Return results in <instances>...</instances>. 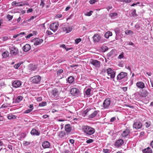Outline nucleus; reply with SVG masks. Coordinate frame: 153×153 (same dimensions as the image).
Here are the masks:
<instances>
[{
  "instance_id": "f257e3e1",
  "label": "nucleus",
  "mask_w": 153,
  "mask_h": 153,
  "mask_svg": "<svg viewBox=\"0 0 153 153\" xmlns=\"http://www.w3.org/2000/svg\"><path fill=\"white\" fill-rule=\"evenodd\" d=\"M82 129L85 134L88 136L93 134L95 132V129L88 126H84Z\"/></svg>"
},
{
  "instance_id": "f03ea898",
  "label": "nucleus",
  "mask_w": 153,
  "mask_h": 153,
  "mask_svg": "<svg viewBox=\"0 0 153 153\" xmlns=\"http://www.w3.org/2000/svg\"><path fill=\"white\" fill-rule=\"evenodd\" d=\"M60 91L56 88H54L51 92V97L55 100H57Z\"/></svg>"
},
{
  "instance_id": "7ed1b4c3",
  "label": "nucleus",
  "mask_w": 153,
  "mask_h": 153,
  "mask_svg": "<svg viewBox=\"0 0 153 153\" xmlns=\"http://www.w3.org/2000/svg\"><path fill=\"white\" fill-rule=\"evenodd\" d=\"M127 73L126 72H121L117 76V80H121L124 79L126 81L127 80Z\"/></svg>"
},
{
  "instance_id": "20e7f679",
  "label": "nucleus",
  "mask_w": 153,
  "mask_h": 153,
  "mask_svg": "<svg viewBox=\"0 0 153 153\" xmlns=\"http://www.w3.org/2000/svg\"><path fill=\"white\" fill-rule=\"evenodd\" d=\"M111 103V99L108 98L106 99L103 102L102 107L104 109L108 108L110 106Z\"/></svg>"
},
{
  "instance_id": "39448f33",
  "label": "nucleus",
  "mask_w": 153,
  "mask_h": 153,
  "mask_svg": "<svg viewBox=\"0 0 153 153\" xmlns=\"http://www.w3.org/2000/svg\"><path fill=\"white\" fill-rule=\"evenodd\" d=\"M59 24L58 22H55L51 24L50 25V29L55 32L57 30Z\"/></svg>"
},
{
  "instance_id": "423d86ee",
  "label": "nucleus",
  "mask_w": 153,
  "mask_h": 153,
  "mask_svg": "<svg viewBox=\"0 0 153 153\" xmlns=\"http://www.w3.org/2000/svg\"><path fill=\"white\" fill-rule=\"evenodd\" d=\"M18 53V49L17 48L13 46L10 48V54L12 56L16 55Z\"/></svg>"
},
{
  "instance_id": "0eeeda50",
  "label": "nucleus",
  "mask_w": 153,
  "mask_h": 153,
  "mask_svg": "<svg viewBox=\"0 0 153 153\" xmlns=\"http://www.w3.org/2000/svg\"><path fill=\"white\" fill-rule=\"evenodd\" d=\"M107 72L108 75L110 76V79H113L114 78L115 73L112 69L111 68H108L107 70Z\"/></svg>"
},
{
  "instance_id": "6e6552de",
  "label": "nucleus",
  "mask_w": 153,
  "mask_h": 153,
  "mask_svg": "<svg viewBox=\"0 0 153 153\" xmlns=\"http://www.w3.org/2000/svg\"><path fill=\"white\" fill-rule=\"evenodd\" d=\"M70 93L73 96L77 97L79 94L80 91L77 88H73L71 89Z\"/></svg>"
},
{
  "instance_id": "1a4fd4ad",
  "label": "nucleus",
  "mask_w": 153,
  "mask_h": 153,
  "mask_svg": "<svg viewBox=\"0 0 153 153\" xmlns=\"http://www.w3.org/2000/svg\"><path fill=\"white\" fill-rule=\"evenodd\" d=\"M90 62L91 64L93 65L96 68H99L100 66V62L97 60H93V59H91Z\"/></svg>"
},
{
  "instance_id": "9d476101",
  "label": "nucleus",
  "mask_w": 153,
  "mask_h": 153,
  "mask_svg": "<svg viewBox=\"0 0 153 153\" xmlns=\"http://www.w3.org/2000/svg\"><path fill=\"white\" fill-rule=\"evenodd\" d=\"M41 79V77L37 75L31 78L30 80L33 83H37L40 81Z\"/></svg>"
},
{
  "instance_id": "9b49d317",
  "label": "nucleus",
  "mask_w": 153,
  "mask_h": 153,
  "mask_svg": "<svg viewBox=\"0 0 153 153\" xmlns=\"http://www.w3.org/2000/svg\"><path fill=\"white\" fill-rule=\"evenodd\" d=\"M124 143V141L123 139H120L116 141L114 145L117 147L119 148L121 147Z\"/></svg>"
},
{
  "instance_id": "f8f14e48",
  "label": "nucleus",
  "mask_w": 153,
  "mask_h": 153,
  "mask_svg": "<svg viewBox=\"0 0 153 153\" xmlns=\"http://www.w3.org/2000/svg\"><path fill=\"white\" fill-rule=\"evenodd\" d=\"M142 124L139 121L134 122L133 125V127L136 129H140L142 127Z\"/></svg>"
},
{
  "instance_id": "ddd939ff",
  "label": "nucleus",
  "mask_w": 153,
  "mask_h": 153,
  "mask_svg": "<svg viewBox=\"0 0 153 153\" xmlns=\"http://www.w3.org/2000/svg\"><path fill=\"white\" fill-rule=\"evenodd\" d=\"M148 94V93L147 90L145 89H142L140 91L139 93V95L142 97H146Z\"/></svg>"
},
{
  "instance_id": "4468645a",
  "label": "nucleus",
  "mask_w": 153,
  "mask_h": 153,
  "mask_svg": "<svg viewBox=\"0 0 153 153\" xmlns=\"http://www.w3.org/2000/svg\"><path fill=\"white\" fill-rule=\"evenodd\" d=\"M22 83L21 81L18 80L14 81L12 83V85L13 87L15 88L19 87L21 85Z\"/></svg>"
},
{
  "instance_id": "2eb2a0df",
  "label": "nucleus",
  "mask_w": 153,
  "mask_h": 153,
  "mask_svg": "<svg viewBox=\"0 0 153 153\" xmlns=\"http://www.w3.org/2000/svg\"><path fill=\"white\" fill-rule=\"evenodd\" d=\"M136 86L139 88L143 89L145 87L144 83L142 81L137 82L136 84Z\"/></svg>"
},
{
  "instance_id": "dca6fc26",
  "label": "nucleus",
  "mask_w": 153,
  "mask_h": 153,
  "mask_svg": "<svg viewBox=\"0 0 153 153\" xmlns=\"http://www.w3.org/2000/svg\"><path fill=\"white\" fill-rule=\"evenodd\" d=\"M30 134L33 136H38L39 135L40 132L35 128H33L31 131Z\"/></svg>"
},
{
  "instance_id": "f3484780",
  "label": "nucleus",
  "mask_w": 153,
  "mask_h": 153,
  "mask_svg": "<svg viewBox=\"0 0 153 153\" xmlns=\"http://www.w3.org/2000/svg\"><path fill=\"white\" fill-rule=\"evenodd\" d=\"M130 130L129 129H126L123 131L121 134L123 138L126 137L129 135L130 133Z\"/></svg>"
},
{
  "instance_id": "a211bd4d",
  "label": "nucleus",
  "mask_w": 153,
  "mask_h": 153,
  "mask_svg": "<svg viewBox=\"0 0 153 153\" xmlns=\"http://www.w3.org/2000/svg\"><path fill=\"white\" fill-rule=\"evenodd\" d=\"M42 146L44 149L49 148L50 146V143L48 141H45L42 143Z\"/></svg>"
},
{
  "instance_id": "6ab92c4d",
  "label": "nucleus",
  "mask_w": 153,
  "mask_h": 153,
  "mask_svg": "<svg viewBox=\"0 0 153 153\" xmlns=\"http://www.w3.org/2000/svg\"><path fill=\"white\" fill-rule=\"evenodd\" d=\"M93 39L94 42H98L100 40L101 37L99 34H95L93 36Z\"/></svg>"
},
{
  "instance_id": "aec40b11",
  "label": "nucleus",
  "mask_w": 153,
  "mask_h": 153,
  "mask_svg": "<svg viewBox=\"0 0 153 153\" xmlns=\"http://www.w3.org/2000/svg\"><path fill=\"white\" fill-rule=\"evenodd\" d=\"M30 45L29 44H26L23 47V50L25 52H27L30 49Z\"/></svg>"
},
{
  "instance_id": "412c9836",
  "label": "nucleus",
  "mask_w": 153,
  "mask_h": 153,
  "mask_svg": "<svg viewBox=\"0 0 153 153\" xmlns=\"http://www.w3.org/2000/svg\"><path fill=\"white\" fill-rule=\"evenodd\" d=\"M65 131L68 133L70 132L71 130V127L70 125L69 124L66 125L65 126Z\"/></svg>"
},
{
  "instance_id": "4be33fe9",
  "label": "nucleus",
  "mask_w": 153,
  "mask_h": 153,
  "mask_svg": "<svg viewBox=\"0 0 153 153\" xmlns=\"http://www.w3.org/2000/svg\"><path fill=\"white\" fill-rule=\"evenodd\" d=\"M143 153H152V150L150 147H148L143 149Z\"/></svg>"
},
{
  "instance_id": "5701e85b",
  "label": "nucleus",
  "mask_w": 153,
  "mask_h": 153,
  "mask_svg": "<svg viewBox=\"0 0 153 153\" xmlns=\"http://www.w3.org/2000/svg\"><path fill=\"white\" fill-rule=\"evenodd\" d=\"M43 42V40L42 39H36L34 44L35 45H38L42 43Z\"/></svg>"
},
{
  "instance_id": "b1692460",
  "label": "nucleus",
  "mask_w": 153,
  "mask_h": 153,
  "mask_svg": "<svg viewBox=\"0 0 153 153\" xmlns=\"http://www.w3.org/2000/svg\"><path fill=\"white\" fill-rule=\"evenodd\" d=\"M63 30L64 31H65L66 33H69L72 30V27L71 26H68L63 28Z\"/></svg>"
},
{
  "instance_id": "393cba45",
  "label": "nucleus",
  "mask_w": 153,
  "mask_h": 153,
  "mask_svg": "<svg viewBox=\"0 0 153 153\" xmlns=\"http://www.w3.org/2000/svg\"><path fill=\"white\" fill-rule=\"evenodd\" d=\"M58 134L59 137L62 138L65 136L66 134L65 131H61L59 132Z\"/></svg>"
},
{
  "instance_id": "a878e982",
  "label": "nucleus",
  "mask_w": 153,
  "mask_h": 153,
  "mask_svg": "<svg viewBox=\"0 0 153 153\" xmlns=\"http://www.w3.org/2000/svg\"><path fill=\"white\" fill-rule=\"evenodd\" d=\"M112 34L111 32L108 31L105 34V37L106 38H108L109 36H112Z\"/></svg>"
},
{
  "instance_id": "bb28decb",
  "label": "nucleus",
  "mask_w": 153,
  "mask_h": 153,
  "mask_svg": "<svg viewBox=\"0 0 153 153\" xmlns=\"http://www.w3.org/2000/svg\"><path fill=\"white\" fill-rule=\"evenodd\" d=\"M99 111H95L92 113L90 116V117L91 118H93L97 114Z\"/></svg>"
},
{
  "instance_id": "cd10ccee",
  "label": "nucleus",
  "mask_w": 153,
  "mask_h": 153,
  "mask_svg": "<svg viewBox=\"0 0 153 153\" xmlns=\"http://www.w3.org/2000/svg\"><path fill=\"white\" fill-rule=\"evenodd\" d=\"M68 82L70 83H72L74 80V77L72 76H70L68 78Z\"/></svg>"
},
{
  "instance_id": "c85d7f7f",
  "label": "nucleus",
  "mask_w": 153,
  "mask_h": 153,
  "mask_svg": "<svg viewBox=\"0 0 153 153\" xmlns=\"http://www.w3.org/2000/svg\"><path fill=\"white\" fill-rule=\"evenodd\" d=\"M23 97L22 96H19L16 98V101L17 102H19L23 99Z\"/></svg>"
},
{
  "instance_id": "c756f323",
  "label": "nucleus",
  "mask_w": 153,
  "mask_h": 153,
  "mask_svg": "<svg viewBox=\"0 0 153 153\" xmlns=\"http://www.w3.org/2000/svg\"><path fill=\"white\" fill-rule=\"evenodd\" d=\"M9 53L7 51H5L2 54V56L4 58L7 57L9 56Z\"/></svg>"
},
{
  "instance_id": "7c9ffc66",
  "label": "nucleus",
  "mask_w": 153,
  "mask_h": 153,
  "mask_svg": "<svg viewBox=\"0 0 153 153\" xmlns=\"http://www.w3.org/2000/svg\"><path fill=\"white\" fill-rule=\"evenodd\" d=\"M22 64V62L18 63L14 65V68L16 69H17Z\"/></svg>"
},
{
  "instance_id": "2f4dec72",
  "label": "nucleus",
  "mask_w": 153,
  "mask_h": 153,
  "mask_svg": "<svg viewBox=\"0 0 153 153\" xmlns=\"http://www.w3.org/2000/svg\"><path fill=\"white\" fill-rule=\"evenodd\" d=\"M91 89L90 88H88L85 91V94L87 95H89L90 94V92L91 91Z\"/></svg>"
},
{
  "instance_id": "473e14b6",
  "label": "nucleus",
  "mask_w": 153,
  "mask_h": 153,
  "mask_svg": "<svg viewBox=\"0 0 153 153\" xmlns=\"http://www.w3.org/2000/svg\"><path fill=\"white\" fill-rule=\"evenodd\" d=\"M136 12V10L135 9L131 13V15L132 16L135 17L137 16Z\"/></svg>"
},
{
  "instance_id": "72a5a7b5",
  "label": "nucleus",
  "mask_w": 153,
  "mask_h": 153,
  "mask_svg": "<svg viewBox=\"0 0 153 153\" xmlns=\"http://www.w3.org/2000/svg\"><path fill=\"white\" fill-rule=\"evenodd\" d=\"M88 111H89L88 110V109H86L85 110L83 111L82 113V115L85 117V115H86L87 114Z\"/></svg>"
},
{
  "instance_id": "f704fd0d",
  "label": "nucleus",
  "mask_w": 153,
  "mask_h": 153,
  "mask_svg": "<svg viewBox=\"0 0 153 153\" xmlns=\"http://www.w3.org/2000/svg\"><path fill=\"white\" fill-rule=\"evenodd\" d=\"M125 34L126 35H128L129 34H132L133 33V32L130 30H126L125 32Z\"/></svg>"
},
{
  "instance_id": "c9c22d12",
  "label": "nucleus",
  "mask_w": 153,
  "mask_h": 153,
  "mask_svg": "<svg viewBox=\"0 0 153 153\" xmlns=\"http://www.w3.org/2000/svg\"><path fill=\"white\" fill-rule=\"evenodd\" d=\"M45 1V0H41V3L40 4V6L42 8H43L45 5L44 3Z\"/></svg>"
},
{
  "instance_id": "e433bc0d",
  "label": "nucleus",
  "mask_w": 153,
  "mask_h": 153,
  "mask_svg": "<svg viewBox=\"0 0 153 153\" xmlns=\"http://www.w3.org/2000/svg\"><path fill=\"white\" fill-rule=\"evenodd\" d=\"M21 3H22V2H17V3L16 2V6H17V7L22 6L25 4H24V3L22 4Z\"/></svg>"
},
{
  "instance_id": "4c0bfd02",
  "label": "nucleus",
  "mask_w": 153,
  "mask_h": 153,
  "mask_svg": "<svg viewBox=\"0 0 153 153\" xmlns=\"http://www.w3.org/2000/svg\"><path fill=\"white\" fill-rule=\"evenodd\" d=\"M117 13H114L110 14V16L112 18H114V16H117Z\"/></svg>"
},
{
  "instance_id": "58836bf2",
  "label": "nucleus",
  "mask_w": 153,
  "mask_h": 153,
  "mask_svg": "<svg viewBox=\"0 0 153 153\" xmlns=\"http://www.w3.org/2000/svg\"><path fill=\"white\" fill-rule=\"evenodd\" d=\"M125 45H132L134 47V45L133 43L132 42H126L125 44H124Z\"/></svg>"
},
{
  "instance_id": "ea45409f",
  "label": "nucleus",
  "mask_w": 153,
  "mask_h": 153,
  "mask_svg": "<svg viewBox=\"0 0 153 153\" xmlns=\"http://www.w3.org/2000/svg\"><path fill=\"white\" fill-rule=\"evenodd\" d=\"M47 103L46 102H43L41 103H40L39 104V106H44L46 105Z\"/></svg>"
},
{
  "instance_id": "a19ab883",
  "label": "nucleus",
  "mask_w": 153,
  "mask_h": 153,
  "mask_svg": "<svg viewBox=\"0 0 153 153\" xmlns=\"http://www.w3.org/2000/svg\"><path fill=\"white\" fill-rule=\"evenodd\" d=\"M151 124V123L150 121L146 122L145 123V125L146 128H148L149 127Z\"/></svg>"
},
{
  "instance_id": "79ce46f5",
  "label": "nucleus",
  "mask_w": 153,
  "mask_h": 153,
  "mask_svg": "<svg viewBox=\"0 0 153 153\" xmlns=\"http://www.w3.org/2000/svg\"><path fill=\"white\" fill-rule=\"evenodd\" d=\"M124 57V53L122 52L118 57V59H121L123 58Z\"/></svg>"
},
{
  "instance_id": "37998d69",
  "label": "nucleus",
  "mask_w": 153,
  "mask_h": 153,
  "mask_svg": "<svg viewBox=\"0 0 153 153\" xmlns=\"http://www.w3.org/2000/svg\"><path fill=\"white\" fill-rule=\"evenodd\" d=\"M30 143V142L26 141H24L23 142V144L25 146H27L29 145Z\"/></svg>"
},
{
  "instance_id": "c03bdc74",
  "label": "nucleus",
  "mask_w": 153,
  "mask_h": 153,
  "mask_svg": "<svg viewBox=\"0 0 153 153\" xmlns=\"http://www.w3.org/2000/svg\"><path fill=\"white\" fill-rule=\"evenodd\" d=\"M81 41V39L80 38H78L76 39L75 40V43L76 44H77L78 43L80 42Z\"/></svg>"
},
{
  "instance_id": "a18cd8bd",
  "label": "nucleus",
  "mask_w": 153,
  "mask_h": 153,
  "mask_svg": "<svg viewBox=\"0 0 153 153\" xmlns=\"http://www.w3.org/2000/svg\"><path fill=\"white\" fill-rule=\"evenodd\" d=\"M97 1L96 0H90L89 1V3L91 4H95Z\"/></svg>"
},
{
  "instance_id": "49530a36",
  "label": "nucleus",
  "mask_w": 153,
  "mask_h": 153,
  "mask_svg": "<svg viewBox=\"0 0 153 153\" xmlns=\"http://www.w3.org/2000/svg\"><path fill=\"white\" fill-rule=\"evenodd\" d=\"M93 13V11H90L89 12H87L85 15L86 16H90L92 15V13Z\"/></svg>"
},
{
  "instance_id": "de8ad7c7",
  "label": "nucleus",
  "mask_w": 153,
  "mask_h": 153,
  "mask_svg": "<svg viewBox=\"0 0 153 153\" xmlns=\"http://www.w3.org/2000/svg\"><path fill=\"white\" fill-rule=\"evenodd\" d=\"M120 1L125 2L126 3H129L131 2V0H121Z\"/></svg>"
},
{
  "instance_id": "09e8293b",
  "label": "nucleus",
  "mask_w": 153,
  "mask_h": 153,
  "mask_svg": "<svg viewBox=\"0 0 153 153\" xmlns=\"http://www.w3.org/2000/svg\"><path fill=\"white\" fill-rule=\"evenodd\" d=\"M63 72V70L62 69L59 70L57 72V75H59L62 73Z\"/></svg>"
},
{
  "instance_id": "8fccbe9b",
  "label": "nucleus",
  "mask_w": 153,
  "mask_h": 153,
  "mask_svg": "<svg viewBox=\"0 0 153 153\" xmlns=\"http://www.w3.org/2000/svg\"><path fill=\"white\" fill-rule=\"evenodd\" d=\"M93 141L94 140L93 139H90L87 140L86 141V143H90L93 142Z\"/></svg>"
},
{
  "instance_id": "3c124183",
  "label": "nucleus",
  "mask_w": 153,
  "mask_h": 153,
  "mask_svg": "<svg viewBox=\"0 0 153 153\" xmlns=\"http://www.w3.org/2000/svg\"><path fill=\"white\" fill-rule=\"evenodd\" d=\"M144 134L145 133L144 132L142 131L140 132V134L139 137H143L144 136Z\"/></svg>"
},
{
  "instance_id": "603ef678",
  "label": "nucleus",
  "mask_w": 153,
  "mask_h": 153,
  "mask_svg": "<svg viewBox=\"0 0 153 153\" xmlns=\"http://www.w3.org/2000/svg\"><path fill=\"white\" fill-rule=\"evenodd\" d=\"M32 111V109H28L24 112L25 113H28Z\"/></svg>"
},
{
  "instance_id": "864d4df0",
  "label": "nucleus",
  "mask_w": 153,
  "mask_h": 153,
  "mask_svg": "<svg viewBox=\"0 0 153 153\" xmlns=\"http://www.w3.org/2000/svg\"><path fill=\"white\" fill-rule=\"evenodd\" d=\"M33 36V34L32 33H30L26 36H25V38L27 39H29L32 36Z\"/></svg>"
},
{
  "instance_id": "5fc2aeb1",
  "label": "nucleus",
  "mask_w": 153,
  "mask_h": 153,
  "mask_svg": "<svg viewBox=\"0 0 153 153\" xmlns=\"http://www.w3.org/2000/svg\"><path fill=\"white\" fill-rule=\"evenodd\" d=\"M103 152L104 153H109V150L108 149H103Z\"/></svg>"
},
{
  "instance_id": "6e6d98bb",
  "label": "nucleus",
  "mask_w": 153,
  "mask_h": 153,
  "mask_svg": "<svg viewBox=\"0 0 153 153\" xmlns=\"http://www.w3.org/2000/svg\"><path fill=\"white\" fill-rule=\"evenodd\" d=\"M62 17V15L61 14H60L57 15L56 16L55 18H61Z\"/></svg>"
},
{
  "instance_id": "4d7b16f0",
  "label": "nucleus",
  "mask_w": 153,
  "mask_h": 153,
  "mask_svg": "<svg viewBox=\"0 0 153 153\" xmlns=\"http://www.w3.org/2000/svg\"><path fill=\"white\" fill-rule=\"evenodd\" d=\"M16 117L15 115H10V119H14L16 118Z\"/></svg>"
},
{
  "instance_id": "13d9d810",
  "label": "nucleus",
  "mask_w": 153,
  "mask_h": 153,
  "mask_svg": "<svg viewBox=\"0 0 153 153\" xmlns=\"http://www.w3.org/2000/svg\"><path fill=\"white\" fill-rule=\"evenodd\" d=\"M116 119V118L115 117H114L111 118L110 120V122H113Z\"/></svg>"
},
{
  "instance_id": "bf43d9fd",
  "label": "nucleus",
  "mask_w": 153,
  "mask_h": 153,
  "mask_svg": "<svg viewBox=\"0 0 153 153\" xmlns=\"http://www.w3.org/2000/svg\"><path fill=\"white\" fill-rule=\"evenodd\" d=\"M42 100V98L41 97H39L36 99L37 101L38 102H40Z\"/></svg>"
},
{
  "instance_id": "052dcab7",
  "label": "nucleus",
  "mask_w": 153,
  "mask_h": 153,
  "mask_svg": "<svg viewBox=\"0 0 153 153\" xmlns=\"http://www.w3.org/2000/svg\"><path fill=\"white\" fill-rule=\"evenodd\" d=\"M33 104H30L29 105V106H28V107L30 108V109H32V110H33Z\"/></svg>"
},
{
  "instance_id": "680f3d73",
  "label": "nucleus",
  "mask_w": 153,
  "mask_h": 153,
  "mask_svg": "<svg viewBox=\"0 0 153 153\" xmlns=\"http://www.w3.org/2000/svg\"><path fill=\"white\" fill-rule=\"evenodd\" d=\"M2 39L3 41H5L8 39V38L7 36H5L2 38Z\"/></svg>"
},
{
  "instance_id": "e2e57ef3",
  "label": "nucleus",
  "mask_w": 153,
  "mask_h": 153,
  "mask_svg": "<svg viewBox=\"0 0 153 153\" xmlns=\"http://www.w3.org/2000/svg\"><path fill=\"white\" fill-rule=\"evenodd\" d=\"M46 33L48 35H51L53 34L51 31L48 30L47 31Z\"/></svg>"
},
{
  "instance_id": "0e129e2a",
  "label": "nucleus",
  "mask_w": 153,
  "mask_h": 153,
  "mask_svg": "<svg viewBox=\"0 0 153 153\" xmlns=\"http://www.w3.org/2000/svg\"><path fill=\"white\" fill-rule=\"evenodd\" d=\"M125 68H126L128 69V70H129V71L131 72V69L130 68V66H125Z\"/></svg>"
},
{
  "instance_id": "69168bd1",
  "label": "nucleus",
  "mask_w": 153,
  "mask_h": 153,
  "mask_svg": "<svg viewBox=\"0 0 153 153\" xmlns=\"http://www.w3.org/2000/svg\"><path fill=\"white\" fill-rule=\"evenodd\" d=\"M33 11V9L32 8H30L27 10V13H28L32 12Z\"/></svg>"
},
{
  "instance_id": "338daca9",
  "label": "nucleus",
  "mask_w": 153,
  "mask_h": 153,
  "mask_svg": "<svg viewBox=\"0 0 153 153\" xmlns=\"http://www.w3.org/2000/svg\"><path fill=\"white\" fill-rule=\"evenodd\" d=\"M69 141L72 144H74V140L73 139H70L69 140Z\"/></svg>"
},
{
  "instance_id": "774afa93",
  "label": "nucleus",
  "mask_w": 153,
  "mask_h": 153,
  "mask_svg": "<svg viewBox=\"0 0 153 153\" xmlns=\"http://www.w3.org/2000/svg\"><path fill=\"white\" fill-rule=\"evenodd\" d=\"M150 146L153 149V140L151 142Z\"/></svg>"
}]
</instances>
